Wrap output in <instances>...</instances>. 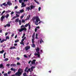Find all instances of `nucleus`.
Returning <instances> with one entry per match:
<instances>
[{"mask_svg":"<svg viewBox=\"0 0 76 76\" xmlns=\"http://www.w3.org/2000/svg\"><path fill=\"white\" fill-rule=\"evenodd\" d=\"M24 48L25 49L26 51H28V50H29V49L31 48V47L29 46H27L25 47Z\"/></svg>","mask_w":76,"mask_h":76,"instance_id":"20e7f679","label":"nucleus"},{"mask_svg":"<svg viewBox=\"0 0 76 76\" xmlns=\"http://www.w3.org/2000/svg\"><path fill=\"white\" fill-rule=\"evenodd\" d=\"M28 67H27L25 68V69L24 71L25 72H27V71H28Z\"/></svg>","mask_w":76,"mask_h":76,"instance_id":"4468645a","label":"nucleus"},{"mask_svg":"<svg viewBox=\"0 0 76 76\" xmlns=\"http://www.w3.org/2000/svg\"><path fill=\"white\" fill-rule=\"evenodd\" d=\"M6 26H8V27H10V24H7L6 25Z\"/></svg>","mask_w":76,"mask_h":76,"instance_id":"cd10ccee","label":"nucleus"},{"mask_svg":"<svg viewBox=\"0 0 76 76\" xmlns=\"http://www.w3.org/2000/svg\"><path fill=\"white\" fill-rule=\"evenodd\" d=\"M33 22H34L35 20H36V22H38L39 21H40V19L38 16H36V17H34L32 19Z\"/></svg>","mask_w":76,"mask_h":76,"instance_id":"f03ea898","label":"nucleus"},{"mask_svg":"<svg viewBox=\"0 0 76 76\" xmlns=\"http://www.w3.org/2000/svg\"><path fill=\"white\" fill-rule=\"evenodd\" d=\"M14 35H15V34L13 33V34H12V35H11V37H13V36H14Z\"/></svg>","mask_w":76,"mask_h":76,"instance_id":"de8ad7c7","label":"nucleus"},{"mask_svg":"<svg viewBox=\"0 0 76 76\" xmlns=\"http://www.w3.org/2000/svg\"><path fill=\"white\" fill-rule=\"evenodd\" d=\"M15 48H16V47H15V46H13L11 47L10 48V50H12L13 49H15Z\"/></svg>","mask_w":76,"mask_h":76,"instance_id":"ddd939ff","label":"nucleus"},{"mask_svg":"<svg viewBox=\"0 0 76 76\" xmlns=\"http://www.w3.org/2000/svg\"><path fill=\"white\" fill-rule=\"evenodd\" d=\"M17 65H20V63H19V62H17Z\"/></svg>","mask_w":76,"mask_h":76,"instance_id":"e2e57ef3","label":"nucleus"},{"mask_svg":"<svg viewBox=\"0 0 76 76\" xmlns=\"http://www.w3.org/2000/svg\"><path fill=\"white\" fill-rule=\"evenodd\" d=\"M20 44H23V46L24 45V44H25V43H24V42H20Z\"/></svg>","mask_w":76,"mask_h":76,"instance_id":"4c0bfd02","label":"nucleus"},{"mask_svg":"<svg viewBox=\"0 0 76 76\" xmlns=\"http://www.w3.org/2000/svg\"><path fill=\"white\" fill-rule=\"evenodd\" d=\"M18 7L17 6H16L15 7V9H18Z\"/></svg>","mask_w":76,"mask_h":76,"instance_id":"8fccbe9b","label":"nucleus"},{"mask_svg":"<svg viewBox=\"0 0 76 76\" xmlns=\"http://www.w3.org/2000/svg\"><path fill=\"white\" fill-rule=\"evenodd\" d=\"M34 56H37V55H38V53H34Z\"/></svg>","mask_w":76,"mask_h":76,"instance_id":"4d7b16f0","label":"nucleus"},{"mask_svg":"<svg viewBox=\"0 0 76 76\" xmlns=\"http://www.w3.org/2000/svg\"><path fill=\"white\" fill-rule=\"evenodd\" d=\"M6 39H10V38L9 37V36H6Z\"/></svg>","mask_w":76,"mask_h":76,"instance_id":"c85d7f7f","label":"nucleus"},{"mask_svg":"<svg viewBox=\"0 0 76 76\" xmlns=\"http://www.w3.org/2000/svg\"><path fill=\"white\" fill-rule=\"evenodd\" d=\"M24 4L25 3L24 2L22 3L21 7H25V6H26V4Z\"/></svg>","mask_w":76,"mask_h":76,"instance_id":"39448f33","label":"nucleus"},{"mask_svg":"<svg viewBox=\"0 0 76 76\" xmlns=\"http://www.w3.org/2000/svg\"><path fill=\"white\" fill-rule=\"evenodd\" d=\"M33 62H35V61H36V59H33Z\"/></svg>","mask_w":76,"mask_h":76,"instance_id":"0e129e2a","label":"nucleus"},{"mask_svg":"<svg viewBox=\"0 0 76 76\" xmlns=\"http://www.w3.org/2000/svg\"><path fill=\"white\" fill-rule=\"evenodd\" d=\"M35 6H33V5H31V9L30 10H31L32 9H34V7H35Z\"/></svg>","mask_w":76,"mask_h":76,"instance_id":"2eb2a0df","label":"nucleus"},{"mask_svg":"<svg viewBox=\"0 0 76 76\" xmlns=\"http://www.w3.org/2000/svg\"><path fill=\"white\" fill-rule=\"evenodd\" d=\"M9 12H11V11L10 10H8V11H5V13H9Z\"/></svg>","mask_w":76,"mask_h":76,"instance_id":"a211bd4d","label":"nucleus"},{"mask_svg":"<svg viewBox=\"0 0 76 76\" xmlns=\"http://www.w3.org/2000/svg\"><path fill=\"white\" fill-rule=\"evenodd\" d=\"M37 30H38V29H37V28H35V32H37Z\"/></svg>","mask_w":76,"mask_h":76,"instance_id":"052dcab7","label":"nucleus"},{"mask_svg":"<svg viewBox=\"0 0 76 76\" xmlns=\"http://www.w3.org/2000/svg\"><path fill=\"white\" fill-rule=\"evenodd\" d=\"M24 57H25V58H28V56H26V55H24Z\"/></svg>","mask_w":76,"mask_h":76,"instance_id":"603ef678","label":"nucleus"},{"mask_svg":"<svg viewBox=\"0 0 76 76\" xmlns=\"http://www.w3.org/2000/svg\"><path fill=\"white\" fill-rule=\"evenodd\" d=\"M23 17H24V16H23V15L21 16L20 17V19H23Z\"/></svg>","mask_w":76,"mask_h":76,"instance_id":"6e6d98bb","label":"nucleus"},{"mask_svg":"<svg viewBox=\"0 0 76 76\" xmlns=\"http://www.w3.org/2000/svg\"><path fill=\"white\" fill-rule=\"evenodd\" d=\"M6 66H10V64H7L6 65Z\"/></svg>","mask_w":76,"mask_h":76,"instance_id":"bf43d9fd","label":"nucleus"},{"mask_svg":"<svg viewBox=\"0 0 76 76\" xmlns=\"http://www.w3.org/2000/svg\"><path fill=\"white\" fill-rule=\"evenodd\" d=\"M27 10H28V11H29L30 10V7H27L26 8Z\"/></svg>","mask_w":76,"mask_h":76,"instance_id":"2f4dec72","label":"nucleus"},{"mask_svg":"<svg viewBox=\"0 0 76 76\" xmlns=\"http://www.w3.org/2000/svg\"><path fill=\"white\" fill-rule=\"evenodd\" d=\"M35 47V44L33 43L31 45V47H33V48H34Z\"/></svg>","mask_w":76,"mask_h":76,"instance_id":"aec40b11","label":"nucleus"},{"mask_svg":"<svg viewBox=\"0 0 76 76\" xmlns=\"http://www.w3.org/2000/svg\"><path fill=\"white\" fill-rule=\"evenodd\" d=\"M41 7H39V11H40V10H41Z\"/></svg>","mask_w":76,"mask_h":76,"instance_id":"680f3d73","label":"nucleus"},{"mask_svg":"<svg viewBox=\"0 0 76 76\" xmlns=\"http://www.w3.org/2000/svg\"><path fill=\"white\" fill-rule=\"evenodd\" d=\"M9 17V14H7L6 15V16H5L6 18L7 19Z\"/></svg>","mask_w":76,"mask_h":76,"instance_id":"dca6fc26","label":"nucleus"},{"mask_svg":"<svg viewBox=\"0 0 76 76\" xmlns=\"http://www.w3.org/2000/svg\"><path fill=\"white\" fill-rule=\"evenodd\" d=\"M24 40H25L24 39H23L21 41V42H23V41H24Z\"/></svg>","mask_w":76,"mask_h":76,"instance_id":"49530a36","label":"nucleus"},{"mask_svg":"<svg viewBox=\"0 0 76 76\" xmlns=\"http://www.w3.org/2000/svg\"><path fill=\"white\" fill-rule=\"evenodd\" d=\"M19 18H17L15 19V21L16 22H19Z\"/></svg>","mask_w":76,"mask_h":76,"instance_id":"4be33fe9","label":"nucleus"},{"mask_svg":"<svg viewBox=\"0 0 76 76\" xmlns=\"http://www.w3.org/2000/svg\"><path fill=\"white\" fill-rule=\"evenodd\" d=\"M5 12H6V11L5 10H4L1 14V15H3L4 13H5Z\"/></svg>","mask_w":76,"mask_h":76,"instance_id":"5701e85b","label":"nucleus"},{"mask_svg":"<svg viewBox=\"0 0 76 76\" xmlns=\"http://www.w3.org/2000/svg\"><path fill=\"white\" fill-rule=\"evenodd\" d=\"M16 16H14V17H12V20H14V19H16Z\"/></svg>","mask_w":76,"mask_h":76,"instance_id":"a878e982","label":"nucleus"},{"mask_svg":"<svg viewBox=\"0 0 76 76\" xmlns=\"http://www.w3.org/2000/svg\"><path fill=\"white\" fill-rule=\"evenodd\" d=\"M17 60H20V58L17 57Z\"/></svg>","mask_w":76,"mask_h":76,"instance_id":"864d4df0","label":"nucleus"},{"mask_svg":"<svg viewBox=\"0 0 76 76\" xmlns=\"http://www.w3.org/2000/svg\"><path fill=\"white\" fill-rule=\"evenodd\" d=\"M14 14V12H12L11 13V15H13Z\"/></svg>","mask_w":76,"mask_h":76,"instance_id":"13d9d810","label":"nucleus"},{"mask_svg":"<svg viewBox=\"0 0 76 76\" xmlns=\"http://www.w3.org/2000/svg\"><path fill=\"white\" fill-rule=\"evenodd\" d=\"M23 72V70L21 68H19L18 69L17 72L15 73V74L12 75L11 76H20L22 75Z\"/></svg>","mask_w":76,"mask_h":76,"instance_id":"f257e3e1","label":"nucleus"},{"mask_svg":"<svg viewBox=\"0 0 76 76\" xmlns=\"http://www.w3.org/2000/svg\"><path fill=\"white\" fill-rule=\"evenodd\" d=\"M29 25V23H28V24H26V25H25L24 26L26 27H28V25Z\"/></svg>","mask_w":76,"mask_h":76,"instance_id":"b1692460","label":"nucleus"},{"mask_svg":"<svg viewBox=\"0 0 76 76\" xmlns=\"http://www.w3.org/2000/svg\"><path fill=\"white\" fill-rule=\"evenodd\" d=\"M17 45H18V44L15 43L14 44V46H16Z\"/></svg>","mask_w":76,"mask_h":76,"instance_id":"774afa93","label":"nucleus"},{"mask_svg":"<svg viewBox=\"0 0 76 76\" xmlns=\"http://www.w3.org/2000/svg\"><path fill=\"white\" fill-rule=\"evenodd\" d=\"M35 33H34L33 35L32 36V38H34V37H35Z\"/></svg>","mask_w":76,"mask_h":76,"instance_id":"f704fd0d","label":"nucleus"},{"mask_svg":"<svg viewBox=\"0 0 76 76\" xmlns=\"http://www.w3.org/2000/svg\"><path fill=\"white\" fill-rule=\"evenodd\" d=\"M31 25L29 24V25H28V29H31Z\"/></svg>","mask_w":76,"mask_h":76,"instance_id":"58836bf2","label":"nucleus"},{"mask_svg":"<svg viewBox=\"0 0 76 76\" xmlns=\"http://www.w3.org/2000/svg\"><path fill=\"white\" fill-rule=\"evenodd\" d=\"M4 52V50H2V51H0V53L1 54H3V53Z\"/></svg>","mask_w":76,"mask_h":76,"instance_id":"412c9836","label":"nucleus"},{"mask_svg":"<svg viewBox=\"0 0 76 76\" xmlns=\"http://www.w3.org/2000/svg\"><path fill=\"white\" fill-rule=\"evenodd\" d=\"M7 34H8V33L6 32V33H5V36L7 35Z\"/></svg>","mask_w":76,"mask_h":76,"instance_id":"69168bd1","label":"nucleus"},{"mask_svg":"<svg viewBox=\"0 0 76 76\" xmlns=\"http://www.w3.org/2000/svg\"><path fill=\"white\" fill-rule=\"evenodd\" d=\"M16 13H17V14H20V11H16Z\"/></svg>","mask_w":76,"mask_h":76,"instance_id":"a19ab883","label":"nucleus"},{"mask_svg":"<svg viewBox=\"0 0 76 76\" xmlns=\"http://www.w3.org/2000/svg\"><path fill=\"white\" fill-rule=\"evenodd\" d=\"M35 25H38V24H39V23H38L36 21L35 22Z\"/></svg>","mask_w":76,"mask_h":76,"instance_id":"7c9ffc66","label":"nucleus"},{"mask_svg":"<svg viewBox=\"0 0 76 76\" xmlns=\"http://www.w3.org/2000/svg\"><path fill=\"white\" fill-rule=\"evenodd\" d=\"M7 4H8V6H11V5H12V3L10 2V1L7 2Z\"/></svg>","mask_w":76,"mask_h":76,"instance_id":"423d86ee","label":"nucleus"},{"mask_svg":"<svg viewBox=\"0 0 76 76\" xmlns=\"http://www.w3.org/2000/svg\"><path fill=\"white\" fill-rule=\"evenodd\" d=\"M30 70H31V68H28L27 71V73H28L30 71Z\"/></svg>","mask_w":76,"mask_h":76,"instance_id":"473e14b6","label":"nucleus"},{"mask_svg":"<svg viewBox=\"0 0 76 76\" xmlns=\"http://www.w3.org/2000/svg\"><path fill=\"white\" fill-rule=\"evenodd\" d=\"M35 40V39L34 38H33L32 39V44H34L35 42V41L34 40Z\"/></svg>","mask_w":76,"mask_h":76,"instance_id":"f3484780","label":"nucleus"},{"mask_svg":"<svg viewBox=\"0 0 76 76\" xmlns=\"http://www.w3.org/2000/svg\"><path fill=\"white\" fill-rule=\"evenodd\" d=\"M5 4H6V3H4L2 4V5H3L4 6H5Z\"/></svg>","mask_w":76,"mask_h":76,"instance_id":"338daca9","label":"nucleus"},{"mask_svg":"<svg viewBox=\"0 0 76 76\" xmlns=\"http://www.w3.org/2000/svg\"><path fill=\"white\" fill-rule=\"evenodd\" d=\"M36 39H38V34H36Z\"/></svg>","mask_w":76,"mask_h":76,"instance_id":"c9c22d12","label":"nucleus"},{"mask_svg":"<svg viewBox=\"0 0 76 76\" xmlns=\"http://www.w3.org/2000/svg\"><path fill=\"white\" fill-rule=\"evenodd\" d=\"M23 12H24V10H23V9H22L20 10V13H23Z\"/></svg>","mask_w":76,"mask_h":76,"instance_id":"393cba45","label":"nucleus"},{"mask_svg":"<svg viewBox=\"0 0 76 76\" xmlns=\"http://www.w3.org/2000/svg\"><path fill=\"white\" fill-rule=\"evenodd\" d=\"M25 22V20L23 19H22V23H24Z\"/></svg>","mask_w":76,"mask_h":76,"instance_id":"79ce46f5","label":"nucleus"},{"mask_svg":"<svg viewBox=\"0 0 76 76\" xmlns=\"http://www.w3.org/2000/svg\"><path fill=\"white\" fill-rule=\"evenodd\" d=\"M10 70L11 71H13L14 72H16V69H13V68H11L10 69Z\"/></svg>","mask_w":76,"mask_h":76,"instance_id":"9d476101","label":"nucleus"},{"mask_svg":"<svg viewBox=\"0 0 76 76\" xmlns=\"http://www.w3.org/2000/svg\"><path fill=\"white\" fill-rule=\"evenodd\" d=\"M31 64H35V62H33L32 61L31 62Z\"/></svg>","mask_w":76,"mask_h":76,"instance_id":"3c124183","label":"nucleus"},{"mask_svg":"<svg viewBox=\"0 0 76 76\" xmlns=\"http://www.w3.org/2000/svg\"><path fill=\"white\" fill-rule=\"evenodd\" d=\"M4 60L5 61H6L9 60V59H8V58H6L4 59Z\"/></svg>","mask_w":76,"mask_h":76,"instance_id":"72a5a7b5","label":"nucleus"},{"mask_svg":"<svg viewBox=\"0 0 76 76\" xmlns=\"http://www.w3.org/2000/svg\"><path fill=\"white\" fill-rule=\"evenodd\" d=\"M17 65L15 64H12L10 65L11 67H15Z\"/></svg>","mask_w":76,"mask_h":76,"instance_id":"6e6552de","label":"nucleus"},{"mask_svg":"<svg viewBox=\"0 0 76 76\" xmlns=\"http://www.w3.org/2000/svg\"><path fill=\"white\" fill-rule=\"evenodd\" d=\"M23 75L24 76H26L27 75H26V72H24V73H23Z\"/></svg>","mask_w":76,"mask_h":76,"instance_id":"c756f323","label":"nucleus"},{"mask_svg":"<svg viewBox=\"0 0 76 76\" xmlns=\"http://www.w3.org/2000/svg\"><path fill=\"white\" fill-rule=\"evenodd\" d=\"M15 15H16V18H18L19 17V15L18 14H16Z\"/></svg>","mask_w":76,"mask_h":76,"instance_id":"e433bc0d","label":"nucleus"},{"mask_svg":"<svg viewBox=\"0 0 76 76\" xmlns=\"http://www.w3.org/2000/svg\"><path fill=\"white\" fill-rule=\"evenodd\" d=\"M19 40L18 39V40H16L15 41V43H16V42H19Z\"/></svg>","mask_w":76,"mask_h":76,"instance_id":"ea45409f","label":"nucleus"},{"mask_svg":"<svg viewBox=\"0 0 76 76\" xmlns=\"http://www.w3.org/2000/svg\"><path fill=\"white\" fill-rule=\"evenodd\" d=\"M4 41H5L4 39L0 41V42H1V43H2V42H3Z\"/></svg>","mask_w":76,"mask_h":76,"instance_id":"c03bdc74","label":"nucleus"},{"mask_svg":"<svg viewBox=\"0 0 76 76\" xmlns=\"http://www.w3.org/2000/svg\"><path fill=\"white\" fill-rule=\"evenodd\" d=\"M5 18V16H2L0 19L1 21H3V20H4V19Z\"/></svg>","mask_w":76,"mask_h":76,"instance_id":"1a4fd4ad","label":"nucleus"},{"mask_svg":"<svg viewBox=\"0 0 76 76\" xmlns=\"http://www.w3.org/2000/svg\"><path fill=\"white\" fill-rule=\"evenodd\" d=\"M23 27H24V25H22L21 26L20 28H23Z\"/></svg>","mask_w":76,"mask_h":76,"instance_id":"5fc2aeb1","label":"nucleus"},{"mask_svg":"<svg viewBox=\"0 0 76 76\" xmlns=\"http://www.w3.org/2000/svg\"><path fill=\"white\" fill-rule=\"evenodd\" d=\"M3 68L4 69V67L3 66V65L2 64H0V68Z\"/></svg>","mask_w":76,"mask_h":76,"instance_id":"9b49d317","label":"nucleus"},{"mask_svg":"<svg viewBox=\"0 0 76 76\" xmlns=\"http://www.w3.org/2000/svg\"><path fill=\"white\" fill-rule=\"evenodd\" d=\"M37 53H38L37 56L38 57H40V54L39 53V52H37Z\"/></svg>","mask_w":76,"mask_h":76,"instance_id":"bb28decb","label":"nucleus"},{"mask_svg":"<svg viewBox=\"0 0 76 76\" xmlns=\"http://www.w3.org/2000/svg\"><path fill=\"white\" fill-rule=\"evenodd\" d=\"M30 17H31V15H29L27 16V18H28V19H29V18H30Z\"/></svg>","mask_w":76,"mask_h":76,"instance_id":"09e8293b","label":"nucleus"},{"mask_svg":"<svg viewBox=\"0 0 76 76\" xmlns=\"http://www.w3.org/2000/svg\"><path fill=\"white\" fill-rule=\"evenodd\" d=\"M12 72L11 71H8L7 72V74H8V75H10V73H11V72Z\"/></svg>","mask_w":76,"mask_h":76,"instance_id":"37998d69","label":"nucleus"},{"mask_svg":"<svg viewBox=\"0 0 76 76\" xmlns=\"http://www.w3.org/2000/svg\"><path fill=\"white\" fill-rule=\"evenodd\" d=\"M27 30V29H26V28L24 27L19 29V32H22L23 31H26Z\"/></svg>","mask_w":76,"mask_h":76,"instance_id":"7ed1b4c3","label":"nucleus"},{"mask_svg":"<svg viewBox=\"0 0 76 76\" xmlns=\"http://www.w3.org/2000/svg\"><path fill=\"white\" fill-rule=\"evenodd\" d=\"M19 23L20 25H22V21H21V20H20L19 21Z\"/></svg>","mask_w":76,"mask_h":76,"instance_id":"6ab92c4d","label":"nucleus"},{"mask_svg":"<svg viewBox=\"0 0 76 76\" xmlns=\"http://www.w3.org/2000/svg\"><path fill=\"white\" fill-rule=\"evenodd\" d=\"M39 50H40V49L38 47H37V49H36V51L37 53H39Z\"/></svg>","mask_w":76,"mask_h":76,"instance_id":"0eeeda50","label":"nucleus"},{"mask_svg":"<svg viewBox=\"0 0 76 76\" xmlns=\"http://www.w3.org/2000/svg\"><path fill=\"white\" fill-rule=\"evenodd\" d=\"M23 1V0H19V2L20 3H21Z\"/></svg>","mask_w":76,"mask_h":76,"instance_id":"a18cd8bd","label":"nucleus"},{"mask_svg":"<svg viewBox=\"0 0 76 76\" xmlns=\"http://www.w3.org/2000/svg\"><path fill=\"white\" fill-rule=\"evenodd\" d=\"M35 66H32L31 67V69H30L31 70V72H32L33 71H34V69H35Z\"/></svg>","mask_w":76,"mask_h":76,"instance_id":"f8f14e48","label":"nucleus"}]
</instances>
